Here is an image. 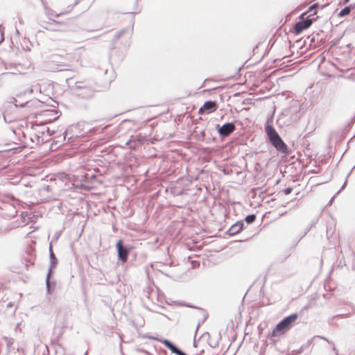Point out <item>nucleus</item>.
I'll list each match as a JSON object with an SVG mask.
<instances>
[{
	"label": "nucleus",
	"instance_id": "obj_1",
	"mask_svg": "<svg viewBox=\"0 0 355 355\" xmlns=\"http://www.w3.org/2000/svg\"><path fill=\"white\" fill-rule=\"evenodd\" d=\"M272 116L268 119L264 125V130L268 137L270 144L278 151L284 155H288L290 153L289 148L283 141L275 128L270 123L272 122Z\"/></svg>",
	"mask_w": 355,
	"mask_h": 355
},
{
	"label": "nucleus",
	"instance_id": "obj_2",
	"mask_svg": "<svg viewBox=\"0 0 355 355\" xmlns=\"http://www.w3.org/2000/svg\"><path fill=\"white\" fill-rule=\"evenodd\" d=\"M297 318L298 314L297 313H292L285 317L275 327L268 336L271 337H279L284 335L294 326Z\"/></svg>",
	"mask_w": 355,
	"mask_h": 355
},
{
	"label": "nucleus",
	"instance_id": "obj_3",
	"mask_svg": "<svg viewBox=\"0 0 355 355\" xmlns=\"http://www.w3.org/2000/svg\"><path fill=\"white\" fill-rule=\"evenodd\" d=\"M67 82L72 92L78 97L83 99H89L94 95V90L91 86L84 82H75L73 84L71 78Z\"/></svg>",
	"mask_w": 355,
	"mask_h": 355
},
{
	"label": "nucleus",
	"instance_id": "obj_4",
	"mask_svg": "<svg viewBox=\"0 0 355 355\" xmlns=\"http://www.w3.org/2000/svg\"><path fill=\"white\" fill-rule=\"evenodd\" d=\"M118 259L122 263L128 261L129 254L132 249L130 245H125L123 240H119L116 244Z\"/></svg>",
	"mask_w": 355,
	"mask_h": 355
},
{
	"label": "nucleus",
	"instance_id": "obj_5",
	"mask_svg": "<svg viewBox=\"0 0 355 355\" xmlns=\"http://www.w3.org/2000/svg\"><path fill=\"white\" fill-rule=\"evenodd\" d=\"M216 128L220 137L224 138L230 136L236 130V126L234 123L227 122L223 125L217 124Z\"/></svg>",
	"mask_w": 355,
	"mask_h": 355
},
{
	"label": "nucleus",
	"instance_id": "obj_6",
	"mask_svg": "<svg viewBox=\"0 0 355 355\" xmlns=\"http://www.w3.org/2000/svg\"><path fill=\"white\" fill-rule=\"evenodd\" d=\"M316 19H311L309 17L301 19L294 25V31L296 34L301 33L303 31L309 28Z\"/></svg>",
	"mask_w": 355,
	"mask_h": 355
},
{
	"label": "nucleus",
	"instance_id": "obj_7",
	"mask_svg": "<svg viewBox=\"0 0 355 355\" xmlns=\"http://www.w3.org/2000/svg\"><path fill=\"white\" fill-rule=\"evenodd\" d=\"M49 259L50 264L48 269L49 275H53L54 269L57 267L58 265V259L53 251L52 243L51 242L49 247Z\"/></svg>",
	"mask_w": 355,
	"mask_h": 355
},
{
	"label": "nucleus",
	"instance_id": "obj_8",
	"mask_svg": "<svg viewBox=\"0 0 355 355\" xmlns=\"http://www.w3.org/2000/svg\"><path fill=\"white\" fill-rule=\"evenodd\" d=\"M159 341L167 348L171 353L176 355H187L182 349L178 348L174 343L168 339H161Z\"/></svg>",
	"mask_w": 355,
	"mask_h": 355
},
{
	"label": "nucleus",
	"instance_id": "obj_9",
	"mask_svg": "<svg viewBox=\"0 0 355 355\" xmlns=\"http://www.w3.org/2000/svg\"><path fill=\"white\" fill-rule=\"evenodd\" d=\"M217 108V105L215 101H205L203 105L199 109V113L202 114L203 112H207V113H211L214 112Z\"/></svg>",
	"mask_w": 355,
	"mask_h": 355
},
{
	"label": "nucleus",
	"instance_id": "obj_10",
	"mask_svg": "<svg viewBox=\"0 0 355 355\" xmlns=\"http://www.w3.org/2000/svg\"><path fill=\"white\" fill-rule=\"evenodd\" d=\"M244 228V223L243 221H237L235 224L232 225L228 230L230 235H235L240 232Z\"/></svg>",
	"mask_w": 355,
	"mask_h": 355
},
{
	"label": "nucleus",
	"instance_id": "obj_11",
	"mask_svg": "<svg viewBox=\"0 0 355 355\" xmlns=\"http://www.w3.org/2000/svg\"><path fill=\"white\" fill-rule=\"evenodd\" d=\"M52 275L46 274V288L48 294H52L55 288V282L51 279Z\"/></svg>",
	"mask_w": 355,
	"mask_h": 355
},
{
	"label": "nucleus",
	"instance_id": "obj_12",
	"mask_svg": "<svg viewBox=\"0 0 355 355\" xmlns=\"http://www.w3.org/2000/svg\"><path fill=\"white\" fill-rule=\"evenodd\" d=\"M354 9V6H353L352 4H350L349 6H346L344 8H343L340 12L338 14V16L339 17H344L350 14L351 11Z\"/></svg>",
	"mask_w": 355,
	"mask_h": 355
},
{
	"label": "nucleus",
	"instance_id": "obj_13",
	"mask_svg": "<svg viewBox=\"0 0 355 355\" xmlns=\"http://www.w3.org/2000/svg\"><path fill=\"white\" fill-rule=\"evenodd\" d=\"M40 26H42V24H43L44 26L50 27V26L53 25H62V23L55 21L54 19H52L51 21H41L40 22Z\"/></svg>",
	"mask_w": 355,
	"mask_h": 355
},
{
	"label": "nucleus",
	"instance_id": "obj_14",
	"mask_svg": "<svg viewBox=\"0 0 355 355\" xmlns=\"http://www.w3.org/2000/svg\"><path fill=\"white\" fill-rule=\"evenodd\" d=\"M59 25H53V26H50V27H48V26H44L43 24H42V27L45 28L46 30H48V31H52V32H58V33H61L62 32V31L60 28H58V26Z\"/></svg>",
	"mask_w": 355,
	"mask_h": 355
},
{
	"label": "nucleus",
	"instance_id": "obj_15",
	"mask_svg": "<svg viewBox=\"0 0 355 355\" xmlns=\"http://www.w3.org/2000/svg\"><path fill=\"white\" fill-rule=\"evenodd\" d=\"M128 30H129L128 28H125L121 29L120 31L117 32L114 37V41L117 40L120 37H121Z\"/></svg>",
	"mask_w": 355,
	"mask_h": 355
},
{
	"label": "nucleus",
	"instance_id": "obj_16",
	"mask_svg": "<svg viewBox=\"0 0 355 355\" xmlns=\"http://www.w3.org/2000/svg\"><path fill=\"white\" fill-rule=\"evenodd\" d=\"M255 220H256V215L253 214L247 216L245 218V220L248 224H251V223H254L255 221Z\"/></svg>",
	"mask_w": 355,
	"mask_h": 355
},
{
	"label": "nucleus",
	"instance_id": "obj_17",
	"mask_svg": "<svg viewBox=\"0 0 355 355\" xmlns=\"http://www.w3.org/2000/svg\"><path fill=\"white\" fill-rule=\"evenodd\" d=\"M319 6V3H316L313 5H311L308 10V12H310L311 15H315L316 14V9Z\"/></svg>",
	"mask_w": 355,
	"mask_h": 355
},
{
	"label": "nucleus",
	"instance_id": "obj_18",
	"mask_svg": "<svg viewBox=\"0 0 355 355\" xmlns=\"http://www.w3.org/2000/svg\"><path fill=\"white\" fill-rule=\"evenodd\" d=\"M60 68L58 69V71H66V70H71V71H73L74 69L72 68L71 66L70 65H60Z\"/></svg>",
	"mask_w": 355,
	"mask_h": 355
},
{
	"label": "nucleus",
	"instance_id": "obj_19",
	"mask_svg": "<svg viewBox=\"0 0 355 355\" xmlns=\"http://www.w3.org/2000/svg\"><path fill=\"white\" fill-rule=\"evenodd\" d=\"M5 340H6V346H7L8 349H10L11 346H12V345L14 343L13 338L6 337L5 338Z\"/></svg>",
	"mask_w": 355,
	"mask_h": 355
},
{
	"label": "nucleus",
	"instance_id": "obj_20",
	"mask_svg": "<svg viewBox=\"0 0 355 355\" xmlns=\"http://www.w3.org/2000/svg\"><path fill=\"white\" fill-rule=\"evenodd\" d=\"M44 8L46 10V15H48V16H55V17H58V15L57 14H54L53 11L50 10L49 8H46L45 6H44Z\"/></svg>",
	"mask_w": 355,
	"mask_h": 355
},
{
	"label": "nucleus",
	"instance_id": "obj_21",
	"mask_svg": "<svg viewBox=\"0 0 355 355\" xmlns=\"http://www.w3.org/2000/svg\"><path fill=\"white\" fill-rule=\"evenodd\" d=\"M319 337H320V338H322V339H323V340H326V341H327V343H329V344L333 345H334V347H333V349H334V352H336V355H338V350L336 349V348L335 345H334V343H333L331 341H330L329 340H328V339H327V338H325V337H323V336H319Z\"/></svg>",
	"mask_w": 355,
	"mask_h": 355
},
{
	"label": "nucleus",
	"instance_id": "obj_22",
	"mask_svg": "<svg viewBox=\"0 0 355 355\" xmlns=\"http://www.w3.org/2000/svg\"><path fill=\"white\" fill-rule=\"evenodd\" d=\"M3 119L6 123H10L12 121V119H10V118H8V116L6 115H3Z\"/></svg>",
	"mask_w": 355,
	"mask_h": 355
},
{
	"label": "nucleus",
	"instance_id": "obj_23",
	"mask_svg": "<svg viewBox=\"0 0 355 355\" xmlns=\"http://www.w3.org/2000/svg\"><path fill=\"white\" fill-rule=\"evenodd\" d=\"M292 191H293L292 187H287V188L284 189L283 191L286 195H288L292 192Z\"/></svg>",
	"mask_w": 355,
	"mask_h": 355
},
{
	"label": "nucleus",
	"instance_id": "obj_24",
	"mask_svg": "<svg viewBox=\"0 0 355 355\" xmlns=\"http://www.w3.org/2000/svg\"><path fill=\"white\" fill-rule=\"evenodd\" d=\"M46 132H48V134H49V135H53V134L55 132V130H50L49 128H47V129H46Z\"/></svg>",
	"mask_w": 355,
	"mask_h": 355
},
{
	"label": "nucleus",
	"instance_id": "obj_25",
	"mask_svg": "<svg viewBox=\"0 0 355 355\" xmlns=\"http://www.w3.org/2000/svg\"><path fill=\"white\" fill-rule=\"evenodd\" d=\"M347 185V180L345 181L344 184L342 185L340 190L344 189ZM340 191H338L337 193H338Z\"/></svg>",
	"mask_w": 355,
	"mask_h": 355
},
{
	"label": "nucleus",
	"instance_id": "obj_26",
	"mask_svg": "<svg viewBox=\"0 0 355 355\" xmlns=\"http://www.w3.org/2000/svg\"><path fill=\"white\" fill-rule=\"evenodd\" d=\"M60 236V233L56 232L55 235L53 236V239H58V237Z\"/></svg>",
	"mask_w": 355,
	"mask_h": 355
},
{
	"label": "nucleus",
	"instance_id": "obj_27",
	"mask_svg": "<svg viewBox=\"0 0 355 355\" xmlns=\"http://www.w3.org/2000/svg\"><path fill=\"white\" fill-rule=\"evenodd\" d=\"M347 315V314H339L336 315L335 317L345 318Z\"/></svg>",
	"mask_w": 355,
	"mask_h": 355
},
{
	"label": "nucleus",
	"instance_id": "obj_28",
	"mask_svg": "<svg viewBox=\"0 0 355 355\" xmlns=\"http://www.w3.org/2000/svg\"><path fill=\"white\" fill-rule=\"evenodd\" d=\"M3 33H0V44L3 42Z\"/></svg>",
	"mask_w": 355,
	"mask_h": 355
},
{
	"label": "nucleus",
	"instance_id": "obj_29",
	"mask_svg": "<svg viewBox=\"0 0 355 355\" xmlns=\"http://www.w3.org/2000/svg\"><path fill=\"white\" fill-rule=\"evenodd\" d=\"M311 228V227H307V228L306 229L305 232H304V235H303V236H304L305 234H306L310 231Z\"/></svg>",
	"mask_w": 355,
	"mask_h": 355
},
{
	"label": "nucleus",
	"instance_id": "obj_30",
	"mask_svg": "<svg viewBox=\"0 0 355 355\" xmlns=\"http://www.w3.org/2000/svg\"><path fill=\"white\" fill-rule=\"evenodd\" d=\"M354 121H355V114H354V116H353V118L351 119L349 124L354 123Z\"/></svg>",
	"mask_w": 355,
	"mask_h": 355
},
{
	"label": "nucleus",
	"instance_id": "obj_31",
	"mask_svg": "<svg viewBox=\"0 0 355 355\" xmlns=\"http://www.w3.org/2000/svg\"><path fill=\"white\" fill-rule=\"evenodd\" d=\"M200 325V323H198V325H197V327H196V330L195 336H196V334H197V331H198V328H199Z\"/></svg>",
	"mask_w": 355,
	"mask_h": 355
},
{
	"label": "nucleus",
	"instance_id": "obj_32",
	"mask_svg": "<svg viewBox=\"0 0 355 355\" xmlns=\"http://www.w3.org/2000/svg\"><path fill=\"white\" fill-rule=\"evenodd\" d=\"M15 33L17 35H19V30L17 28H15Z\"/></svg>",
	"mask_w": 355,
	"mask_h": 355
},
{
	"label": "nucleus",
	"instance_id": "obj_33",
	"mask_svg": "<svg viewBox=\"0 0 355 355\" xmlns=\"http://www.w3.org/2000/svg\"><path fill=\"white\" fill-rule=\"evenodd\" d=\"M350 0H344L345 3H347Z\"/></svg>",
	"mask_w": 355,
	"mask_h": 355
},
{
	"label": "nucleus",
	"instance_id": "obj_34",
	"mask_svg": "<svg viewBox=\"0 0 355 355\" xmlns=\"http://www.w3.org/2000/svg\"><path fill=\"white\" fill-rule=\"evenodd\" d=\"M285 213H286V211H284V212H282L280 215L282 216L284 215Z\"/></svg>",
	"mask_w": 355,
	"mask_h": 355
},
{
	"label": "nucleus",
	"instance_id": "obj_35",
	"mask_svg": "<svg viewBox=\"0 0 355 355\" xmlns=\"http://www.w3.org/2000/svg\"><path fill=\"white\" fill-rule=\"evenodd\" d=\"M19 21L20 24L23 23L21 19H19Z\"/></svg>",
	"mask_w": 355,
	"mask_h": 355
},
{
	"label": "nucleus",
	"instance_id": "obj_36",
	"mask_svg": "<svg viewBox=\"0 0 355 355\" xmlns=\"http://www.w3.org/2000/svg\"><path fill=\"white\" fill-rule=\"evenodd\" d=\"M12 306V305H11V303H9V304H8V306Z\"/></svg>",
	"mask_w": 355,
	"mask_h": 355
},
{
	"label": "nucleus",
	"instance_id": "obj_37",
	"mask_svg": "<svg viewBox=\"0 0 355 355\" xmlns=\"http://www.w3.org/2000/svg\"><path fill=\"white\" fill-rule=\"evenodd\" d=\"M51 38H55V36L51 35Z\"/></svg>",
	"mask_w": 355,
	"mask_h": 355
},
{
	"label": "nucleus",
	"instance_id": "obj_38",
	"mask_svg": "<svg viewBox=\"0 0 355 355\" xmlns=\"http://www.w3.org/2000/svg\"><path fill=\"white\" fill-rule=\"evenodd\" d=\"M30 92L32 93L33 92V89H30Z\"/></svg>",
	"mask_w": 355,
	"mask_h": 355
},
{
	"label": "nucleus",
	"instance_id": "obj_39",
	"mask_svg": "<svg viewBox=\"0 0 355 355\" xmlns=\"http://www.w3.org/2000/svg\"><path fill=\"white\" fill-rule=\"evenodd\" d=\"M304 14H305V13H302V15H301L300 17H302Z\"/></svg>",
	"mask_w": 355,
	"mask_h": 355
},
{
	"label": "nucleus",
	"instance_id": "obj_40",
	"mask_svg": "<svg viewBox=\"0 0 355 355\" xmlns=\"http://www.w3.org/2000/svg\"><path fill=\"white\" fill-rule=\"evenodd\" d=\"M202 136H204L205 135V132H202Z\"/></svg>",
	"mask_w": 355,
	"mask_h": 355
},
{
	"label": "nucleus",
	"instance_id": "obj_41",
	"mask_svg": "<svg viewBox=\"0 0 355 355\" xmlns=\"http://www.w3.org/2000/svg\"><path fill=\"white\" fill-rule=\"evenodd\" d=\"M139 0H136V3H138Z\"/></svg>",
	"mask_w": 355,
	"mask_h": 355
},
{
	"label": "nucleus",
	"instance_id": "obj_42",
	"mask_svg": "<svg viewBox=\"0 0 355 355\" xmlns=\"http://www.w3.org/2000/svg\"><path fill=\"white\" fill-rule=\"evenodd\" d=\"M84 355H87V352H86L84 354Z\"/></svg>",
	"mask_w": 355,
	"mask_h": 355
},
{
	"label": "nucleus",
	"instance_id": "obj_43",
	"mask_svg": "<svg viewBox=\"0 0 355 355\" xmlns=\"http://www.w3.org/2000/svg\"><path fill=\"white\" fill-rule=\"evenodd\" d=\"M352 5H353V6H354V8H355V3H354V4H352Z\"/></svg>",
	"mask_w": 355,
	"mask_h": 355
},
{
	"label": "nucleus",
	"instance_id": "obj_44",
	"mask_svg": "<svg viewBox=\"0 0 355 355\" xmlns=\"http://www.w3.org/2000/svg\"><path fill=\"white\" fill-rule=\"evenodd\" d=\"M354 167H355V165H354Z\"/></svg>",
	"mask_w": 355,
	"mask_h": 355
},
{
	"label": "nucleus",
	"instance_id": "obj_45",
	"mask_svg": "<svg viewBox=\"0 0 355 355\" xmlns=\"http://www.w3.org/2000/svg\"><path fill=\"white\" fill-rule=\"evenodd\" d=\"M354 167H355V165H354Z\"/></svg>",
	"mask_w": 355,
	"mask_h": 355
}]
</instances>
